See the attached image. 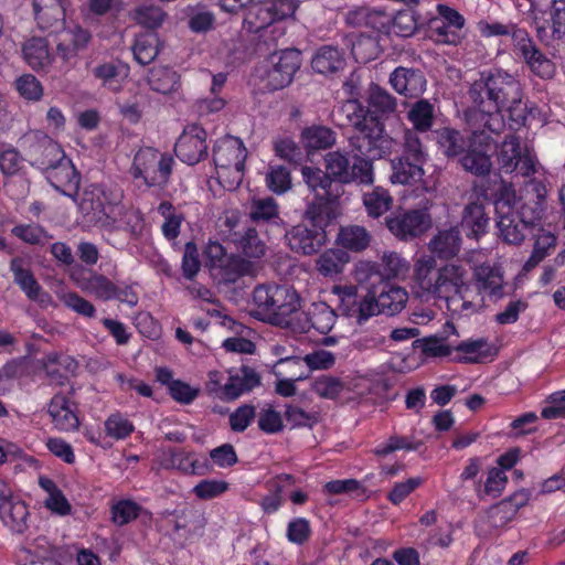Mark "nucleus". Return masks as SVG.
I'll return each mask as SVG.
<instances>
[{"mask_svg": "<svg viewBox=\"0 0 565 565\" xmlns=\"http://www.w3.org/2000/svg\"><path fill=\"white\" fill-rule=\"evenodd\" d=\"M367 113L381 121L394 116L397 111V99L385 88L377 84H371L367 94Z\"/></svg>", "mask_w": 565, "mask_h": 565, "instance_id": "nucleus-25", "label": "nucleus"}, {"mask_svg": "<svg viewBox=\"0 0 565 565\" xmlns=\"http://www.w3.org/2000/svg\"><path fill=\"white\" fill-rule=\"evenodd\" d=\"M232 243L249 258H260L266 253V244L259 238L255 227H242L241 232L232 234Z\"/></svg>", "mask_w": 565, "mask_h": 565, "instance_id": "nucleus-33", "label": "nucleus"}, {"mask_svg": "<svg viewBox=\"0 0 565 565\" xmlns=\"http://www.w3.org/2000/svg\"><path fill=\"white\" fill-rule=\"evenodd\" d=\"M71 278L84 292L97 299L107 301L118 297L117 286L102 274L89 271V275L85 276L83 268H76L72 271Z\"/></svg>", "mask_w": 565, "mask_h": 565, "instance_id": "nucleus-18", "label": "nucleus"}, {"mask_svg": "<svg viewBox=\"0 0 565 565\" xmlns=\"http://www.w3.org/2000/svg\"><path fill=\"white\" fill-rule=\"evenodd\" d=\"M521 222L525 224L534 233L542 227V218L544 214V205L540 201L527 200L518 211H514Z\"/></svg>", "mask_w": 565, "mask_h": 565, "instance_id": "nucleus-59", "label": "nucleus"}, {"mask_svg": "<svg viewBox=\"0 0 565 565\" xmlns=\"http://www.w3.org/2000/svg\"><path fill=\"white\" fill-rule=\"evenodd\" d=\"M39 484L45 492H47V498L44 501V507L46 509L60 515H67L71 513L72 507L68 500L52 479L47 477H40Z\"/></svg>", "mask_w": 565, "mask_h": 565, "instance_id": "nucleus-42", "label": "nucleus"}, {"mask_svg": "<svg viewBox=\"0 0 565 565\" xmlns=\"http://www.w3.org/2000/svg\"><path fill=\"white\" fill-rule=\"evenodd\" d=\"M423 164L399 156L392 160L391 181L404 185L415 184L423 179Z\"/></svg>", "mask_w": 565, "mask_h": 565, "instance_id": "nucleus-36", "label": "nucleus"}, {"mask_svg": "<svg viewBox=\"0 0 565 565\" xmlns=\"http://www.w3.org/2000/svg\"><path fill=\"white\" fill-rule=\"evenodd\" d=\"M65 157L61 146L49 138L40 141L32 148V164L42 169L45 174Z\"/></svg>", "mask_w": 565, "mask_h": 565, "instance_id": "nucleus-30", "label": "nucleus"}, {"mask_svg": "<svg viewBox=\"0 0 565 565\" xmlns=\"http://www.w3.org/2000/svg\"><path fill=\"white\" fill-rule=\"evenodd\" d=\"M285 238L289 248L303 256L315 255L327 245V231L320 226L299 223L286 231Z\"/></svg>", "mask_w": 565, "mask_h": 565, "instance_id": "nucleus-13", "label": "nucleus"}, {"mask_svg": "<svg viewBox=\"0 0 565 565\" xmlns=\"http://www.w3.org/2000/svg\"><path fill=\"white\" fill-rule=\"evenodd\" d=\"M349 260L350 256L347 250L342 248H330L316 259V269L324 277H333L343 271Z\"/></svg>", "mask_w": 565, "mask_h": 565, "instance_id": "nucleus-38", "label": "nucleus"}, {"mask_svg": "<svg viewBox=\"0 0 565 565\" xmlns=\"http://www.w3.org/2000/svg\"><path fill=\"white\" fill-rule=\"evenodd\" d=\"M487 129L472 126L467 149L459 159L466 172L476 177H486L491 172L492 161L488 151L493 138Z\"/></svg>", "mask_w": 565, "mask_h": 565, "instance_id": "nucleus-8", "label": "nucleus"}, {"mask_svg": "<svg viewBox=\"0 0 565 565\" xmlns=\"http://www.w3.org/2000/svg\"><path fill=\"white\" fill-rule=\"evenodd\" d=\"M271 67L264 77L265 87L278 90L288 86L295 73L301 65V53L296 49H288L270 55Z\"/></svg>", "mask_w": 565, "mask_h": 565, "instance_id": "nucleus-12", "label": "nucleus"}, {"mask_svg": "<svg viewBox=\"0 0 565 565\" xmlns=\"http://www.w3.org/2000/svg\"><path fill=\"white\" fill-rule=\"evenodd\" d=\"M376 295L379 296L380 311L387 316L401 312L408 300V294L404 288L388 282H385Z\"/></svg>", "mask_w": 565, "mask_h": 565, "instance_id": "nucleus-35", "label": "nucleus"}, {"mask_svg": "<svg viewBox=\"0 0 565 565\" xmlns=\"http://www.w3.org/2000/svg\"><path fill=\"white\" fill-rule=\"evenodd\" d=\"M173 163L169 153L145 147L135 154L130 173L134 179H142L148 186H162L170 180Z\"/></svg>", "mask_w": 565, "mask_h": 565, "instance_id": "nucleus-5", "label": "nucleus"}, {"mask_svg": "<svg viewBox=\"0 0 565 565\" xmlns=\"http://www.w3.org/2000/svg\"><path fill=\"white\" fill-rule=\"evenodd\" d=\"M436 141L439 150L448 158L462 156L468 146L463 136L451 128L436 131Z\"/></svg>", "mask_w": 565, "mask_h": 565, "instance_id": "nucleus-45", "label": "nucleus"}, {"mask_svg": "<svg viewBox=\"0 0 565 565\" xmlns=\"http://www.w3.org/2000/svg\"><path fill=\"white\" fill-rule=\"evenodd\" d=\"M466 277L467 270L462 266L447 264L437 270L430 294L448 301L452 295H457L461 290L467 291Z\"/></svg>", "mask_w": 565, "mask_h": 565, "instance_id": "nucleus-16", "label": "nucleus"}, {"mask_svg": "<svg viewBox=\"0 0 565 565\" xmlns=\"http://www.w3.org/2000/svg\"><path fill=\"white\" fill-rule=\"evenodd\" d=\"M344 60L339 50L331 45L320 47L315 54L311 66L313 71L320 74L334 73L342 68Z\"/></svg>", "mask_w": 565, "mask_h": 565, "instance_id": "nucleus-41", "label": "nucleus"}, {"mask_svg": "<svg viewBox=\"0 0 565 565\" xmlns=\"http://www.w3.org/2000/svg\"><path fill=\"white\" fill-rule=\"evenodd\" d=\"M468 96L475 109L470 118L471 126L481 127L489 132L500 135L505 128L503 115L495 111L494 105L489 104L494 103L492 72L481 73L480 77L471 84Z\"/></svg>", "mask_w": 565, "mask_h": 565, "instance_id": "nucleus-4", "label": "nucleus"}, {"mask_svg": "<svg viewBox=\"0 0 565 565\" xmlns=\"http://www.w3.org/2000/svg\"><path fill=\"white\" fill-rule=\"evenodd\" d=\"M89 31L77 28V34H70L67 40H73V46L68 47V42H57L56 53L67 64H74L79 51L84 50L90 41Z\"/></svg>", "mask_w": 565, "mask_h": 565, "instance_id": "nucleus-52", "label": "nucleus"}, {"mask_svg": "<svg viewBox=\"0 0 565 565\" xmlns=\"http://www.w3.org/2000/svg\"><path fill=\"white\" fill-rule=\"evenodd\" d=\"M401 157L423 166L426 163L428 156L416 131L412 129L405 130Z\"/></svg>", "mask_w": 565, "mask_h": 565, "instance_id": "nucleus-57", "label": "nucleus"}, {"mask_svg": "<svg viewBox=\"0 0 565 565\" xmlns=\"http://www.w3.org/2000/svg\"><path fill=\"white\" fill-rule=\"evenodd\" d=\"M371 238V234L365 227L348 225L340 227L337 243L347 250L360 253L369 247Z\"/></svg>", "mask_w": 565, "mask_h": 565, "instance_id": "nucleus-34", "label": "nucleus"}, {"mask_svg": "<svg viewBox=\"0 0 565 565\" xmlns=\"http://www.w3.org/2000/svg\"><path fill=\"white\" fill-rule=\"evenodd\" d=\"M301 138L307 150H323L334 145L335 132L326 126L315 125L303 129Z\"/></svg>", "mask_w": 565, "mask_h": 565, "instance_id": "nucleus-43", "label": "nucleus"}, {"mask_svg": "<svg viewBox=\"0 0 565 565\" xmlns=\"http://www.w3.org/2000/svg\"><path fill=\"white\" fill-rule=\"evenodd\" d=\"M373 160L374 159H369L362 154L355 153L354 162L352 167H350L348 183L358 182L359 184L365 185L372 184L374 182Z\"/></svg>", "mask_w": 565, "mask_h": 565, "instance_id": "nucleus-61", "label": "nucleus"}, {"mask_svg": "<svg viewBox=\"0 0 565 565\" xmlns=\"http://www.w3.org/2000/svg\"><path fill=\"white\" fill-rule=\"evenodd\" d=\"M28 518L26 504L14 495L0 504V519L14 533L22 534L28 529Z\"/></svg>", "mask_w": 565, "mask_h": 565, "instance_id": "nucleus-28", "label": "nucleus"}, {"mask_svg": "<svg viewBox=\"0 0 565 565\" xmlns=\"http://www.w3.org/2000/svg\"><path fill=\"white\" fill-rule=\"evenodd\" d=\"M253 316L276 326L287 323L288 317L300 308L298 292L288 285H258L253 291Z\"/></svg>", "mask_w": 565, "mask_h": 565, "instance_id": "nucleus-2", "label": "nucleus"}, {"mask_svg": "<svg viewBox=\"0 0 565 565\" xmlns=\"http://www.w3.org/2000/svg\"><path fill=\"white\" fill-rule=\"evenodd\" d=\"M46 179L55 191L62 195L68 196L74 202L77 201L81 174L67 157L53 169H50L46 173Z\"/></svg>", "mask_w": 565, "mask_h": 565, "instance_id": "nucleus-17", "label": "nucleus"}, {"mask_svg": "<svg viewBox=\"0 0 565 565\" xmlns=\"http://www.w3.org/2000/svg\"><path fill=\"white\" fill-rule=\"evenodd\" d=\"M222 267V277L227 282H234L242 276L254 275L256 265L242 256H231Z\"/></svg>", "mask_w": 565, "mask_h": 565, "instance_id": "nucleus-54", "label": "nucleus"}, {"mask_svg": "<svg viewBox=\"0 0 565 565\" xmlns=\"http://www.w3.org/2000/svg\"><path fill=\"white\" fill-rule=\"evenodd\" d=\"M167 18V13L154 4L140 6L132 12V20L149 30H156L160 28Z\"/></svg>", "mask_w": 565, "mask_h": 565, "instance_id": "nucleus-55", "label": "nucleus"}, {"mask_svg": "<svg viewBox=\"0 0 565 565\" xmlns=\"http://www.w3.org/2000/svg\"><path fill=\"white\" fill-rule=\"evenodd\" d=\"M294 11L295 4L292 0H255L245 10L243 30L248 33H258L274 22L287 18Z\"/></svg>", "mask_w": 565, "mask_h": 565, "instance_id": "nucleus-9", "label": "nucleus"}, {"mask_svg": "<svg viewBox=\"0 0 565 565\" xmlns=\"http://www.w3.org/2000/svg\"><path fill=\"white\" fill-rule=\"evenodd\" d=\"M338 115L344 116L347 121H341L340 125H350L353 131H356L363 124L371 119L369 113L358 100H347L338 108Z\"/></svg>", "mask_w": 565, "mask_h": 565, "instance_id": "nucleus-58", "label": "nucleus"}, {"mask_svg": "<svg viewBox=\"0 0 565 565\" xmlns=\"http://www.w3.org/2000/svg\"><path fill=\"white\" fill-rule=\"evenodd\" d=\"M353 18L359 24L369 26L377 32H385L391 25L392 17L383 10L361 8L354 12Z\"/></svg>", "mask_w": 565, "mask_h": 565, "instance_id": "nucleus-56", "label": "nucleus"}, {"mask_svg": "<svg viewBox=\"0 0 565 565\" xmlns=\"http://www.w3.org/2000/svg\"><path fill=\"white\" fill-rule=\"evenodd\" d=\"M206 131L199 125L184 128L174 146L177 157L190 166L196 164L207 157Z\"/></svg>", "mask_w": 565, "mask_h": 565, "instance_id": "nucleus-15", "label": "nucleus"}, {"mask_svg": "<svg viewBox=\"0 0 565 565\" xmlns=\"http://www.w3.org/2000/svg\"><path fill=\"white\" fill-rule=\"evenodd\" d=\"M11 233L31 245H45L53 238L43 227L39 225H17Z\"/></svg>", "mask_w": 565, "mask_h": 565, "instance_id": "nucleus-64", "label": "nucleus"}, {"mask_svg": "<svg viewBox=\"0 0 565 565\" xmlns=\"http://www.w3.org/2000/svg\"><path fill=\"white\" fill-rule=\"evenodd\" d=\"M10 269L13 273V281L30 300L38 301L42 306L52 302L50 294L43 290L31 269L24 266L22 258H13L10 263Z\"/></svg>", "mask_w": 565, "mask_h": 565, "instance_id": "nucleus-20", "label": "nucleus"}, {"mask_svg": "<svg viewBox=\"0 0 565 565\" xmlns=\"http://www.w3.org/2000/svg\"><path fill=\"white\" fill-rule=\"evenodd\" d=\"M34 17L40 29L57 33L65 23L63 0H33Z\"/></svg>", "mask_w": 565, "mask_h": 565, "instance_id": "nucleus-22", "label": "nucleus"}, {"mask_svg": "<svg viewBox=\"0 0 565 565\" xmlns=\"http://www.w3.org/2000/svg\"><path fill=\"white\" fill-rule=\"evenodd\" d=\"M447 307L452 315L468 317L479 312L484 307V298L481 292L473 290L468 285L467 291L461 290L448 299Z\"/></svg>", "mask_w": 565, "mask_h": 565, "instance_id": "nucleus-31", "label": "nucleus"}, {"mask_svg": "<svg viewBox=\"0 0 565 565\" xmlns=\"http://www.w3.org/2000/svg\"><path fill=\"white\" fill-rule=\"evenodd\" d=\"M462 245V237L458 226L440 228L430 238L428 249L433 257L449 260L458 256Z\"/></svg>", "mask_w": 565, "mask_h": 565, "instance_id": "nucleus-23", "label": "nucleus"}, {"mask_svg": "<svg viewBox=\"0 0 565 565\" xmlns=\"http://www.w3.org/2000/svg\"><path fill=\"white\" fill-rule=\"evenodd\" d=\"M515 47L533 74L542 79H552L555 76V63L537 47L527 32L516 33Z\"/></svg>", "mask_w": 565, "mask_h": 565, "instance_id": "nucleus-14", "label": "nucleus"}, {"mask_svg": "<svg viewBox=\"0 0 565 565\" xmlns=\"http://www.w3.org/2000/svg\"><path fill=\"white\" fill-rule=\"evenodd\" d=\"M492 89L495 111L502 113L507 105L519 103L523 98L520 82L505 72H492Z\"/></svg>", "mask_w": 565, "mask_h": 565, "instance_id": "nucleus-19", "label": "nucleus"}, {"mask_svg": "<svg viewBox=\"0 0 565 565\" xmlns=\"http://www.w3.org/2000/svg\"><path fill=\"white\" fill-rule=\"evenodd\" d=\"M494 189L491 196L494 200L497 215L513 211L516 202V193L511 182L503 180L500 175H495L493 180Z\"/></svg>", "mask_w": 565, "mask_h": 565, "instance_id": "nucleus-49", "label": "nucleus"}, {"mask_svg": "<svg viewBox=\"0 0 565 565\" xmlns=\"http://www.w3.org/2000/svg\"><path fill=\"white\" fill-rule=\"evenodd\" d=\"M363 204L370 216L379 218L391 210L393 205V198L388 190L382 186H375L363 193Z\"/></svg>", "mask_w": 565, "mask_h": 565, "instance_id": "nucleus-47", "label": "nucleus"}, {"mask_svg": "<svg viewBox=\"0 0 565 565\" xmlns=\"http://www.w3.org/2000/svg\"><path fill=\"white\" fill-rule=\"evenodd\" d=\"M385 225L396 238L409 242L427 232L433 220L426 210H399L385 217Z\"/></svg>", "mask_w": 565, "mask_h": 565, "instance_id": "nucleus-10", "label": "nucleus"}, {"mask_svg": "<svg viewBox=\"0 0 565 565\" xmlns=\"http://www.w3.org/2000/svg\"><path fill=\"white\" fill-rule=\"evenodd\" d=\"M259 383L258 373L254 369L243 365L236 374L230 372L228 380L223 386V393L226 399L233 401L243 393L252 391Z\"/></svg>", "mask_w": 565, "mask_h": 565, "instance_id": "nucleus-27", "label": "nucleus"}, {"mask_svg": "<svg viewBox=\"0 0 565 565\" xmlns=\"http://www.w3.org/2000/svg\"><path fill=\"white\" fill-rule=\"evenodd\" d=\"M147 81L152 90L164 95L171 94L180 87V75L167 66L150 68Z\"/></svg>", "mask_w": 565, "mask_h": 565, "instance_id": "nucleus-39", "label": "nucleus"}, {"mask_svg": "<svg viewBox=\"0 0 565 565\" xmlns=\"http://www.w3.org/2000/svg\"><path fill=\"white\" fill-rule=\"evenodd\" d=\"M301 172L305 182L315 193V199L308 203L302 217L326 230L339 214V199L343 194V186L329 179L319 168L303 167Z\"/></svg>", "mask_w": 565, "mask_h": 565, "instance_id": "nucleus-1", "label": "nucleus"}, {"mask_svg": "<svg viewBox=\"0 0 565 565\" xmlns=\"http://www.w3.org/2000/svg\"><path fill=\"white\" fill-rule=\"evenodd\" d=\"M248 216L257 225L282 224L279 205L274 198L256 199L249 204Z\"/></svg>", "mask_w": 565, "mask_h": 565, "instance_id": "nucleus-32", "label": "nucleus"}, {"mask_svg": "<svg viewBox=\"0 0 565 565\" xmlns=\"http://www.w3.org/2000/svg\"><path fill=\"white\" fill-rule=\"evenodd\" d=\"M351 53L358 63L365 64L377 57L379 42L371 35H354L351 41Z\"/></svg>", "mask_w": 565, "mask_h": 565, "instance_id": "nucleus-53", "label": "nucleus"}, {"mask_svg": "<svg viewBox=\"0 0 565 565\" xmlns=\"http://www.w3.org/2000/svg\"><path fill=\"white\" fill-rule=\"evenodd\" d=\"M434 118V105L427 99L416 100L407 113V119L412 122L413 130L417 134L430 130Z\"/></svg>", "mask_w": 565, "mask_h": 565, "instance_id": "nucleus-44", "label": "nucleus"}, {"mask_svg": "<svg viewBox=\"0 0 565 565\" xmlns=\"http://www.w3.org/2000/svg\"><path fill=\"white\" fill-rule=\"evenodd\" d=\"M489 221L482 203L470 202L462 211L461 226L467 231L468 237L479 239L486 234Z\"/></svg>", "mask_w": 565, "mask_h": 565, "instance_id": "nucleus-29", "label": "nucleus"}, {"mask_svg": "<svg viewBox=\"0 0 565 565\" xmlns=\"http://www.w3.org/2000/svg\"><path fill=\"white\" fill-rule=\"evenodd\" d=\"M76 203L88 223L106 228L114 226L115 218L108 212L110 201L99 185L90 184L86 186L82 195L77 196Z\"/></svg>", "mask_w": 565, "mask_h": 565, "instance_id": "nucleus-11", "label": "nucleus"}, {"mask_svg": "<svg viewBox=\"0 0 565 565\" xmlns=\"http://www.w3.org/2000/svg\"><path fill=\"white\" fill-rule=\"evenodd\" d=\"M19 95L29 102H39L43 97L42 83L33 74H23L14 82Z\"/></svg>", "mask_w": 565, "mask_h": 565, "instance_id": "nucleus-62", "label": "nucleus"}, {"mask_svg": "<svg viewBox=\"0 0 565 565\" xmlns=\"http://www.w3.org/2000/svg\"><path fill=\"white\" fill-rule=\"evenodd\" d=\"M266 185L276 194L285 193L291 188L289 170L282 166H270L266 174Z\"/></svg>", "mask_w": 565, "mask_h": 565, "instance_id": "nucleus-63", "label": "nucleus"}, {"mask_svg": "<svg viewBox=\"0 0 565 565\" xmlns=\"http://www.w3.org/2000/svg\"><path fill=\"white\" fill-rule=\"evenodd\" d=\"M457 352L463 353V356L457 359L463 363H480L483 359L492 356L497 353L492 345L483 338L477 340L462 341L454 348Z\"/></svg>", "mask_w": 565, "mask_h": 565, "instance_id": "nucleus-40", "label": "nucleus"}, {"mask_svg": "<svg viewBox=\"0 0 565 565\" xmlns=\"http://www.w3.org/2000/svg\"><path fill=\"white\" fill-rule=\"evenodd\" d=\"M497 163L504 173L531 177L536 172V159L516 135H507L497 149Z\"/></svg>", "mask_w": 565, "mask_h": 565, "instance_id": "nucleus-6", "label": "nucleus"}, {"mask_svg": "<svg viewBox=\"0 0 565 565\" xmlns=\"http://www.w3.org/2000/svg\"><path fill=\"white\" fill-rule=\"evenodd\" d=\"M436 259L433 256L423 257L415 265V279L419 288L428 294L431 292L434 278L437 276Z\"/></svg>", "mask_w": 565, "mask_h": 565, "instance_id": "nucleus-60", "label": "nucleus"}, {"mask_svg": "<svg viewBox=\"0 0 565 565\" xmlns=\"http://www.w3.org/2000/svg\"><path fill=\"white\" fill-rule=\"evenodd\" d=\"M516 216L514 211L497 215L498 235L505 244L521 245L529 235L535 234Z\"/></svg>", "mask_w": 565, "mask_h": 565, "instance_id": "nucleus-26", "label": "nucleus"}, {"mask_svg": "<svg viewBox=\"0 0 565 565\" xmlns=\"http://www.w3.org/2000/svg\"><path fill=\"white\" fill-rule=\"evenodd\" d=\"M24 58L33 70H41L51 64L47 42L41 38L30 39L23 46Z\"/></svg>", "mask_w": 565, "mask_h": 565, "instance_id": "nucleus-48", "label": "nucleus"}, {"mask_svg": "<svg viewBox=\"0 0 565 565\" xmlns=\"http://www.w3.org/2000/svg\"><path fill=\"white\" fill-rule=\"evenodd\" d=\"M134 57L141 65L150 64L159 54V38L156 33L137 36L132 46Z\"/></svg>", "mask_w": 565, "mask_h": 565, "instance_id": "nucleus-51", "label": "nucleus"}, {"mask_svg": "<svg viewBox=\"0 0 565 565\" xmlns=\"http://www.w3.org/2000/svg\"><path fill=\"white\" fill-rule=\"evenodd\" d=\"M390 84L401 95L416 98L426 89L424 73L413 67H396L390 75Z\"/></svg>", "mask_w": 565, "mask_h": 565, "instance_id": "nucleus-21", "label": "nucleus"}, {"mask_svg": "<svg viewBox=\"0 0 565 565\" xmlns=\"http://www.w3.org/2000/svg\"><path fill=\"white\" fill-rule=\"evenodd\" d=\"M307 321L310 327L321 334L329 333L335 324L337 315L324 302L313 303L307 312Z\"/></svg>", "mask_w": 565, "mask_h": 565, "instance_id": "nucleus-46", "label": "nucleus"}, {"mask_svg": "<svg viewBox=\"0 0 565 565\" xmlns=\"http://www.w3.org/2000/svg\"><path fill=\"white\" fill-rule=\"evenodd\" d=\"M349 143L358 154L369 159H381L390 153L392 139L384 132V125L371 117L366 124L349 137Z\"/></svg>", "mask_w": 565, "mask_h": 565, "instance_id": "nucleus-7", "label": "nucleus"}, {"mask_svg": "<svg viewBox=\"0 0 565 565\" xmlns=\"http://www.w3.org/2000/svg\"><path fill=\"white\" fill-rule=\"evenodd\" d=\"M324 161L326 171L322 172L341 186L347 184L350 178L349 158L339 151H332L326 154Z\"/></svg>", "mask_w": 565, "mask_h": 565, "instance_id": "nucleus-50", "label": "nucleus"}, {"mask_svg": "<svg viewBox=\"0 0 565 565\" xmlns=\"http://www.w3.org/2000/svg\"><path fill=\"white\" fill-rule=\"evenodd\" d=\"M477 280V291H488L489 295L501 298L503 292V277L498 267L489 264H482L475 269Z\"/></svg>", "mask_w": 565, "mask_h": 565, "instance_id": "nucleus-37", "label": "nucleus"}, {"mask_svg": "<svg viewBox=\"0 0 565 565\" xmlns=\"http://www.w3.org/2000/svg\"><path fill=\"white\" fill-rule=\"evenodd\" d=\"M73 403L61 394H55L47 405V413L52 418L55 428L62 431L76 430L79 426V419L75 414Z\"/></svg>", "mask_w": 565, "mask_h": 565, "instance_id": "nucleus-24", "label": "nucleus"}, {"mask_svg": "<svg viewBox=\"0 0 565 565\" xmlns=\"http://www.w3.org/2000/svg\"><path fill=\"white\" fill-rule=\"evenodd\" d=\"M247 149L239 138L227 136L213 148V161L218 183L228 191L236 190L243 182Z\"/></svg>", "mask_w": 565, "mask_h": 565, "instance_id": "nucleus-3", "label": "nucleus"}]
</instances>
